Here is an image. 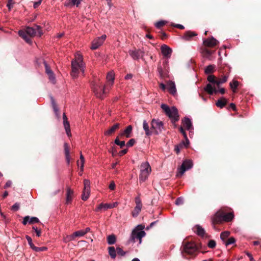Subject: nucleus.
<instances>
[{"mask_svg": "<svg viewBox=\"0 0 261 261\" xmlns=\"http://www.w3.org/2000/svg\"><path fill=\"white\" fill-rule=\"evenodd\" d=\"M160 88L163 90V91H165V89H166V86L163 84V83H161L160 85Z\"/></svg>", "mask_w": 261, "mask_h": 261, "instance_id": "obj_63", "label": "nucleus"}, {"mask_svg": "<svg viewBox=\"0 0 261 261\" xmlns=\"http://www.w3.org/2000/svg\"><path fill=\"white\" fill-rule=\"evenodd\" d=\"M246 254L247 255V256L249 258L250 261H254L252 255L250 253L246 252Z\"/></svg>", "mask_w": 261, "mask_h": 261, "instance_id": "obj_61", "label": "nucleus"}, {"mask_svg": "<svg viewBox=\"0 0 261 261\" xmlns=\"http://www.w3.org/2000/svg\"><path fill=\"white\" fill-rule=\"evenodd\" d=\"M115 80V73L113 71L109 72L107 75V83L105 86L110 90L113 85Z\"/></svg>", "mask_w": 261, "mask_h": 261, "instance_id": "obj_14", "label": "nucleus"}, {"mask_svg": "<svg viewBox=\"0 0 261 261\" xmlns=\"http://www.w3.org/2000/svg\"><path fill=\"white\" fill-rule=\"evenodd\" d=\"M212 51L206 48L204 49L202 51L203 55L205 57L210 56L212 54Z\"/></svg>", "mask_w": 261, "mask_h": 261, "instance_id": "obj_44", "label": "nucleus"}, {"mask_svg": "<svg viewBox=\"0 0 261 261\" xmlns=\"http://www.w3.org/2000/svg\"><path fill=\"white\" fill-rule=\"evenodd\" d=\"M194 230L197 235L201 237L203 236L205 233L204 229L199 225H197L194 227Z\"/></svg>", "mask_w": 261, "mask_h": 261, "instance_id": "obj_29", "label": "nucleus"}, {"mask_svg": "<svg viewBox=\"0 0 261 261\" xmlns=\"http://www.w3.org/2000/svg\"><path fill=\"white\" fill-rule=\"evenodd\" d=\"M132 126L131 125H128L126 128L120 135V137H122L125 136L126 138L130 137V134L132 132Z\"/></svg>", "mask_w": 261, "mask_h": 261, "instance_id": "obj_27", "label": "nucleus"}, {"mask_svg": "<svg viewBox=\"0 0 261 261\" xmlns=\"http://www.w3.org/2000/svg\"><path fill=\"white\" fill-rule=\"evenodd\" d=\"M129 53L130 56L135 60H137L142 57L144 54L143 52L140 49L130 50Z\"/></svg>", "mask_w": 261, "mask_h": 261, "instance_id": "obj_21", "label": "nucleus"}, {"mask_svg": "<svg viewBox=\"0 0 261 261\" xmlns=\"http://www.w3.org/2000/svg\"><path fill=\"white\" fill-rule=\"evenodd\" d=\"M52 106L55 112H58V109L57 108V106H56L55 101L53 100H52Z\"/></svg>", "mask_w": 261, "mask_h": 261, "instance_id": "obj_57", "label": "nucleus"}, {"mask_svg": "<svg viewBox=\"0 0 261 261\" xmlns=\"http://www.w3.org/2000/svg\"><path fill=\"white\" fill-rule=\"evenodd\" d=\"M197 35L192 32H187L182 36V38L185 40H189L192 37L196 36Z\"/></svg>", "mask_w": 261, "mask_h": 261, "instance_id": "obj_35", "label": "nucleus"}, {"mask_svg": "<svg viewBox=\"0 0 261 261\" xmlns=\"http://www.w3.org/2000/svg\"><path fill=\"white\" fill-rule=\"evenodd\" d=\"M82 0H66L64 5L66 7H71L76 5L78 7Z\"/></svg>", "mask_w": 261, "mask_h": 261, "instance_id": "obj_24", "label": "nucleus"}, {"mask_svg": "<svg viewBox=\"0 0 261 261\" xmlns=\"http://www.w3.org/2000/svg\"><path fill=\"white\" fill-rule=\"evenodd\" d=\"M227 79H228V76L225 75V76H224L223 77L217 80V81H218L217 86H219L220 84L225 83L227 81Z\"/></svg>", "mask_w": 261, "mask_h": 261, "instance_id": "obj_42", "label": "nucleus"}, {"mask_svg": "<svg viewBox=\"0 0 261 261\" xmlns=\"http://www.w3.org/2000/svg\"><path fill=\"white\" fill-rule=\"evenodd\" d=\"M39 220L37 217L30 218L29 216L24 217L22 223L23 225H26L28 223L30 224H33L34 223H38Z\"/></svg>", "mask_w": 261, "mask_h": 261, "instance_id": "obj_22", "label": "nucleus"}, {"mask_svg": "<svg viewBox=\"0 0 261 261\" xmlns=\"http://www.w3.org/2000/svg\"><path fill=\"white\" fill-rule=\"evenodd\" d=\"M119 127V124L116 123L113 126H112L110 129H108L105 132V135L106 136H110L113 133H114L116 129H118Z\"/></svg>", "mask_w": 261, "mask_h": 261, "instance_id": "obj_28", "label": "nucleus"}, {"mask_svg": "<svg viewBox=\"0 0 261 261\" xmlns=\"http://www.w3.org/2000/svg\"><path fill=\"white\" fill-rule=\"evenodd\" d=\"M118 204L117 202H114L113 203H101L95 210L96 211L98 212L101 210L102 208L105 210L110 209L116 207Z\"/></svg>", "mask_w": 261, "mask_h": 261, "instance_id": "obj_15", "label": "nucleus"}, {"mask_svg": "<svg viewBox=\"0 0 261 261\" xmlns=\"http://www.w3.org/2000/svg\"><path fill=\"white\" fill-rule=\"evenodd\" d=\"M233 214L232 213H224L222 212H217L213 219L215 223H218L222 221L229 222L233 218Z\"/></svg>", "mask_w": 261, "mask_h": 261, "instance_id": "obj_5", "label": "nucleus"}, {"mask_svg": "<svg viewBox=\"0 0 261 261\" xmlns=\"http://www.w3.org/2000/svg\"><path fill=\"white\" fill-rule=\"evenodd\" d=\"M205 91L210 95L213 93H217L220 92L221 94H223L225 93V89L224 88H221L219 90L217 89L215 85H212L211 84H208L204 88Z\"/></svg>", "mask_w": 261, "mask_h": 261, "instance_id": "obj_11", "label": "nucleus"}, {"mask_svg": "<svg viewBox=\"0 0 261 261\" xmlns=\"http://www.w3.org/2000/svg\"><path fill=\"white\" fill-rule=\"evenodd\" d=\"M116 186L114 181H112L111 182L109 185V189L111 190H114L115 189Z\"/></svg>", "mask_w": 261, "mask_h": 261, "instance_id": "obj_53", "label": "nucleus"}, {"mask_svg": "<svg viewBox=\"0 0 261 261\" xmlns=\"http://www.w3.org/2000/svg\"><path fill=\"white\" fill-rule=\"evenodd\" d=\"M43 63L45 68V72L48 76L49 80L53 83L55 82V76L53 71L50 69L48 65L47 64L46 62L43 61Z\"/></svg>", "mask_w": 261, "mask_h": 261, "instance_id": "obj_18", "label": "nucleus"}, {"mask_svg": "<svg viewBox=\"0 0 261 261\" xmlns=\"http://www.w3.org/2000/svg\"><path fill=\"white\" fill-rule=\"evenodd\" d=\"M84 188L82 195L83 200H86L88 199L90 193V182L88 179L84 180Z\"/></svg>", "mask_w": 261, "mask_h": 261, "instance_id": "obj_9", "label": "nucleus"}, {"mask_svg": "<svg viewBox=\"0 0 261 261\" xmlns=\"http://www.w3.org/2000/svg\"><path fill=\"white\" fill-rule=\"evenodd\" d=\"M135 201L136 205L142 206L141 200L139 196H137L135 197Z\"/></svg>", "mask_w": 261, "mask_h": 261, "instance_id": "obj_48", "label": "nucleus"}, {"mask_svg": "<svg viewBox=\"0 0 261 261\" xmlns=\"http://www.w3.org/2000/svg\"><path fill=\"white\" fill-rule=\"evenodd\" d=\"M184 127L183 126H180L179 127V130L180 132V133L182 134V135L184 136V137L186 140V143H185L184 142H183L182 143V144H184L186 147L188 146V145H189V141L188 139V137H187V136L186 135V133L185 132V131L184 130Z\"/></svg>", "mask_w": 261, "mask_h": 261, "instance_id": "obj_31", "label": "nucleus"}, {"mask_svg": "<svg viewBox=\"0 0 261 261\" xmlns=\"http://www.w3.org/2000/svg\"><path fill=\"white\" fill-rule=\"evenodd\" d=\"M230 232L226 231L222 232L220 235L221 239L224 241L229 236Z\"/></svg>", "mask_w": 261, "mask_h": 261, "instance_id": "obj_41", "label": "nucleus"}, {"mask_svg": "<svg viewBox=\"0 0 261 261\" xmlns=\"http://www.w3.org/2000/svg\"><path fill=\"white\" fill-rule=\"evenodd\" d=\"M143 127L144 130L145 132V134L147 136L151 135V128L149 129L148 124L147 123L146 120H144L143 121Z\"/></svg>", "mask_w": 261, "mask_h": 261, "instance_id": "obj_32", "label": "nucleus"}, {"mask_svg": "<svg viewBox=\"0 0 261 261\" xmlns=\"http://www.w3.org/2000/svg\"><path fill=\"white\" fill-rule=\"evenodd\" d=\"M73 191L71 190L70 188H68L67 189V194H66V203L68 204L71 203L73 195Z\"/></svg>", "mask_w": 261, "mask_h": 261, "instance_id": "obj_26", "label": "nucleus"}, {"mask_svg": "<svg viewBox=\"0 0 261 261\" xmlns=\"http://www.w3.org/2000/svg\"><path fill=\"white\" fill-rule=\"evenodd\" d=\"M196 250L195 244L193 242H187L183 244L182 253L193 254Z\"/></svg>", "mask_w": 261, "mask_h": 261, "instance_id": "obj_12", "label": "nucleus"}, {"mask_svg": "<svg viewBox=\"0 0 261 261\" xmlns=\"http://www.w3.org/2000/svg\"><path fill=\"white\" fill-rule=\"evenodd\" d=\"M13 4H14V3L13 2L12 0H9L8 3L7 4V7H8V8L10 10L13 7Z\"/></svg>", "mask_w": 261, "mask_h": 261, "instance_id": "obj_54", "label": "nucleus"}, {"mask_svg": "<svg viewBox=\"0 0 261 261\" xmlns=\"http://www.w3.org/2000/svg\"><path fill=\"white\" fill-rule=\"evenodd\" d=\"M33 229L35 230L36 236L37 237H40L41 235V230L40 229H38L35 226H33Z\"/></svg>", "mask_w": 261, "mask_h": 261, "instance_id": "obj_52", "label": "nucleus"}, {"mask_svg": "<svg viewBox=\"0 0 261 261\" xmlns=\"http://www.w3.org/2000/svg\"><path fill=\"white\" fill-rule=\"evenodd\" d=\"M18 34L22 37L27 43H31L32 41L31 38L38 36L40 37L43 32L39 25H36L35 28L27 27L24 30H20Z\"/></svg>", "mask_w": 261, "mask_h": 261, "instance_id": "obj_1", "label": "nucleus"}, {"mask_svg": "<svg viewBox=\"0 0 261 261\" xmlns=\"http://www.w3.org/2000/svg\"><path fill=\"white\" fill-rule=\"evenodd\" d=\"M167 88L170 92L173 95H174L176 92L175 83L172 81H169L167 85Z\"/></svg>", "mask_w": 261, "mask_h": 261, "instance_id": "obj_25", "label": "nucleus"}, {"mask_svg": "<svg viewBox=\"0 0 261 261\" xmlns=\"http://www.w3.org/2000/svg\"><path fill=\"white\" fill-rule=\"evenodd\" d=\"M227 102V100L226 98L224 97H221V98L218 100L216 105L218 107L222 108L226 105Z\"/></svg>", "mask_w": 261, "mask_h": 261, "instance_id": "obj_30", "label": "nucleus"}, {"mask_svg": "<svg viewBox=\"0 0 261 261\" xmlns=\"http://www.w3.org/2000/svg\"><path fill=\"white\" fill-rule=\"evenodd\" d=\"M142 206L136 205L134 210L132 212V215L133 217H136L138 216L141 211Z\"/></svg>", "mask_w": 261, "mask_h": 261, "instance_id": "obj_33", "label": "nucleus"}, {"mask_svg": "<svg viewBox=\"0 0 261 261\" xmlns=\"http://www.w3.org/2000/svg\"><path fill=\"white\" fill-rule=\"evenodd\" d=\"M64 149L66 155V158L68 163L70 162V152L68 145L67 143L64 144Z\"/></svg>", "mask_w": 261, "mask_h": 261, "instance_id": "obj_36", "label": "nucleus"}, {"mask_svg": "<svg viewBox=\"0 0 261 261\" xmlns=\"http://www.w3.org/2000/svg\"><path fill=\"white\" fill-rule=\"evenodd\" d=\"M236 240L234 238L231 237L228 239V240L225 242V245L228 246L230 244L234 243Z\"/></svg>", "mask_w": 261, "mask_h": 261, "instance_id": "obj_45", "label": "nucleus"}, {"mask_svg": "<svg viewBox=\"0 0 261 261\" xmlns=\"http://www.w3.org/2000/svg\"><path fill=\"white\" fill-rule=\"evenodd\" d=\"M135 143V140L134 139H132L129 140V141L127 143L126 146L127 147H131L134 145Z\"/></svg>", "mask_w": 261, "mask_h": 261, "instance_id": "obj_51", "label": "nucleus"}, {"mask_svg": "<svg viewBox=\"0 0 261 261\" xmlns=\"http://www.w3.org/2000/svg\"><path fill=\"white\" fill-rule=\"evenodd\" d=\"M11 185H12L11 181L9 180L6 182V184L4 187V188H5V189L8 188V187H10L11 186Z\"/></svg>", "mask_w": 261, "mask_h": 261, "instance_id": "obj_60", "label": "nucleus"}, {"mask_svg": "<svg viewBox=\"0 0 261 261\" xmlns=\"http://www.w3.org/2000/svg\"><path fill=\"white\" fill-rule=\"evenodd\" d=\"M19 208V204L17 203H15L12 207V209L14 211H17Z\"/></svg>", "mask_w": 261, "mask_h": 261, "instance_id": "obj_56", "label": "nucleus"}, {"mask_svg": "<svg viewBox=\"0 0 261 261\" xmlns=\"http://www.w3.org/2000/svg\"><path fill=\"white\" fill-rule=\"evenodd\" d=\"M151 171V167L148 162L142 163L140 166V180L144 181L148 178Z\"/></svg>", "mask_w": 261, "mask_h": 261, "instance_id": "obj_6", "label": "nucleus"}, {"mask_svg": "<svg viewBox=\"0 0 261 261\" xmlns=\"http://www.w3.org/2000/svg\"><path fill=\"white\" fill-rule=\"evenodd\" d=\"M108 243L109 245H112L115 243L116 241V238L115 235L112 234L110 235L107 238Z\"/></svg>", "mask_w": 261, "mask_h": 261, "instance_id": "obj_38", "label": "nucleus"}, {"mask_svg": "<svg viewBox=\"0 0 261 261\" xmlns=\"http://www.w3.org/2000/svg\"><path fill=\"white\" fill-rule=\"evenodd\" d=\"M72 70L71 75L74 79L79 76L80 72L84 73V65L83 62V57L79 53L75 55V58L71 62Z\"/></svg>", "mask_w": 261, "mask_h": 261, "instance_id": "obj_2", "label": "nucleus"}, {"mask_svg": "<svg viewBox=\"0 0 261 261\" xmlns=\"http://www.w3.org/2000/svg\"><path fill=\"white\" fill-rule=\"evenodd\" d=\"M161 108L165 112L166 114L170 118L173 123H175L179 120L178 110L175 107L170 108L166 104H162Z\"/></svg>", "mask_w": 261, "mask_h": 261, "instance_id": "obj_3", "label": "nucleus"}, {"mask_svg": "<svg viewBox=\"0 0 261 261\" xmlns=\"http://www.w3.org/2000/svg\"><path fill=\"white\" fill-rule=\"evenodd\" d=\"M166 22L165 21H160L157 22L155 25L157 28H160L165 24Z\"/></svg>", "mask_w": 261, "mask_h": 261, "instance_id": "obj_49", "label": "nucleus"}, {"mask_svg": "<svg viewBox=\"0 0 261 261\" xmlns=\"http://www.w3.org/2000/svg\"><path fill=\"white\" fill-rule=\"evenodd\" d=\"M115 143L117 145L120 146L121 148L124 147L125 145V143L124 141H120L118 137H117L115 140Z\"/></svg>", "mask_w": 261, "mask_h": 261, "instance_id": "obj_40", "label": "nucleus"}, {"mask_svg": "<svg viewBox=\"0 0 261 261\" xmlns=\"http://www.w3.org/2000/svg\"><path fill=\"white\" fill-rule=\"evenodd\" d=\"M35 251L39 252V251H44L47 250V248L46 247H37L34 248Z\"/></svg>", "mask_w": 261, "mask_h": 261, "instance_id": "obj_50", "label": "nucleus"}, {"mask_svg": "<svg viewBox=\"0 0 261 261\" xmlns=\"http://www.w3.org/2000/svg\"><path fill=\"white\" fill-rule=\"evenodd\" d=\"M219 42L214 37L211 38H207L203 41V44L204 45L208 47H214L218 44Z\"/></svg>", "mask_w": 261, "mask_h": 261, "instance_id": "obj_19", "label": "nucleus"}, {"mask_svg": "<svg viewBox=\"0 0 261 261\" xmlns=\"http://www.w3.org/2000/svg\"><path fill=\"white\" fill-rule=\"evenodd\" d=\"M192 162L190 160H186L183 162L181 167L178 169L177 176H181L185 171L190 169L192 167Z\"/></svg>", "mask_w": 261, "mask_h": 261, "instance_id": "obj_10", "label": "nucleus"}, {"mask_svg": "<svg viewBox=\"0 0 261 261\" xmlns=\"http://www.w3.org/2000/svg\"><path fill=\"white\" fill-rule=\"evenodd\" d=\"M85 235L84 230H80L74 232L72 235L67 236L64 240L65 242H68L74 240L76 237H80Z\"/></svg>", "mask_w": 261, "mask_h": 261, "instance_id": "obj_17", "label": "nucleus"}, {"mask_svg": "<svg viewBox=\"0 0 261 261\" xmlns=\"http://www.w3.org/2000/svg\"><path fill=\"white\" fill-rule=\"evenodd\" d=\"M63 124L68 136L70 137L71 136L70 126L69 121H68L67 117H66L65 113L63 114Z\"/></svg>", "mask_w": 261, "mask_h": 261, "instance_id": "obj_20", "label": "nucleus"}, {"mask_svg": "<svg viewBox=\"0 0 261 261\" xmlns=\"http://www.w3.org/2000/svg\"><path fill=\"white\" fill-rule=\"evenodd\" d=\"M239 85L238 82L236 81H233L232 82H231L230 83V86L231 89H232L233 92H234V89H236Z\"/></svg>", "mask_w": 261, "mask_h": 261, "instance_id": "obj_43", "label": "nucleus"}, {"mask_svg": "<svg viewBox=\"0 0 261 261\" xmlns=\"http://www.w3.org/2000/svg\"><path fill=\"white\" fill-rule=\"evenodd\" d=\"M116 252L118 255L121 256H123L125 254V252L119 247L116 248Z\"/></svg>", "mask_w": 261, "mask_h": 261, "instance_id": "obj_47", "label": "nucleus"}, {"mask_svg": "<svg viewBox=\"0 0 261 261\" xmlns=\"http://www.w3.org/2000/svg\"><path fill=\"white\" fill-rule=\"evenodd\" d=\"M92 90L95 96L101 99L103 98L109 90L105 85L103 86L100 83H94L92 86Z\"/></svg>", "mask_w": 261, "mask_h": 261, "instance_id": "obj_4", "label": "nucleus"}, {"mask_svg": "<svg viewBox=\"0 0 261 261\" xmlns=\"http://www.w3.org/2000/svg\"><path fill=\"white\" fill-rule=\"evenodd\" d=\"M109 253L112 258H115L116 257V250L114 247H109L108 248Z\"/></svg>", "mask_w": 261, "mask_h": 261, "instance_id": "obj_37", "label": "nucleus"}, {"mask_svg": "<svg viewBox=\"0 0 261 261\" xmlns=\"http://www.w3.org/2000/svg\"><path fill=\"white\" fill-rule=\"evenodd\" d=\"M144 229V226L142 225H138L136 229H134L132 233V239L135 242L136 240H138L139 244L141 243V239L144 237L146 233L144 231L142 230Z\"/></svg>", "mask_w": 261, "mask_h": 261, "instance_id": "obj_7", "label": "nucleus"}, {"mask_svg": "<svg viewBox=\"0 0 261 261\" xmlns=\"http://www.w3.org/2000/svg\"><path fill=\"white\" fill-rule=\"evenodd\" d=\"M25 238L28 242L29 244L32 242V239L30 237L26 236Z\"/></svg>", "mask_w": 261, "mask_h": 261, "instance_id": "obj_64", "label": "nucleus"}, {"mask_svg": "<svg viewBox=\"0 0 261 261\" xmlns=\"http://www.w3.org/2000/svg\"><path fill=\"white\" fill-rule=\"evenodd\" d=\"M216 66L214 65H210L206 67L204 69V72L205 74H210L213 73L215 70Z\"/></svg>", "mask_w": 261, "mask_h": 261, "instance_id": "obj_34", "label": "nucleus"}, {"mask_svg": "<svg viewBox=\"0 0 261 261\" xmlns=\"http://www.w3.org/2000/svg\"><path fill=\"white\" fill-rule=\"evenodd\" d=\"M42 0H38V2H35L34 4V8H37L41 4Z\"/></svg>", "mask_w": 261, "mask_h": 261, "instance_id": "obj_59", "label": "nucleus"}, {"mask_svg": "<svg viewBox=\"0 0 261 261\" xmlns=\"http://www.w3.org/2000/svg\"><path fill=\"white\" fill-rule=\"evenodd\" d=\"M207 81L211 83L212 84H214L215 86V85H217V82L218 81L216 79V77L213 75H210L207 77Z\"/></svg>", "mask_w": 261, "mask_h": 261, "instance_id": "obj_39", "label": "nucleus"}, {"mask_svg": "<svg viewBox=\"0 0 261 261\" xmlns=\"http://www.w3.org/2000/svg\"><path fill=\"white\" fill-rule=\"evenodd\" d=\"M77 164H78V166H80V168H81V171H83V169H84V162H79L78 161L77 162Z\"/></svg>", "mask_w": 261, "mask_h": 261, "instance_id": "obj_58", "label": "nucleus"}, {"mask_svg": "<svg viewBox=\"0 0 261 261\" xmlns=\"http://www.w3.org/2000/svg\"><path fill=\"white\" fill-rule=\"evenodd\" d=\"M161 51L163 55L167 58H169L171 57L172 53V49L166 44H163L161 47Z\"/></svg>", "mask_w": 261, "mask_h": 261, "instance_id": "obj_16", "label": "nucleus"}, {"mask_svg": "<svg viewBox=\"0 0 261 261\" xmlns=\"http://www.w3.org/2000/svg\"><path fill=\"white\" fill-rule=\"evenodd\" d=\"M216 242L214 240H210L207 244L208 247L210 248H215L216 246Z\"/></svg>", "mask_w": 261, "mask_h": 261, "instance_id": "obj_46", "label": "nucleus"}, {"mask_svg": "<svg viewBox=\"0 0 261 261\" xmlns=\"http://www.w3.org/2000/svg\"><path fill=\"white\" fill-rule=\"evenodd\" d=\"M106 35H103L100 37H97L92 42L91 46L90 47L91 49L92 50H94L98 48L100 46H101L105 40L106 39Z\"/></svg>", "mask_w": 261, "mask_h": 261, "instance_id": "obj_13", "label": "nucleus"}, {"mask_svg": "<svg viewBox=\"0 0 261 261\" xmlns=\"http://www.w3.org/2000/svg\"><path fill=\"white\" fill-rule=\"evenodd\" d=\"M183 199L181 198H178L175 202L176 204L180 205L183 203Z\"/></svg>", "mask_w": 261, "mask_h": 261, "instance_id": "obj_55", "label": "nucleus"}, {"mask_svg": "<svg viewBox=\"0 0 261 261\" xmlns=\"http://www.w3.org/2000/svg\"><path fill=\"white\" fill-rule=\"evenodd\" d=\"M127 151V149H123V150H121V151H120L119 154H120V155H123V154L126 153Z\"/></svg>", "mask_w": 261, "mask_h": 261, "instance_id": "obj_62", "label": "nucleus"}, {"mask_svg": "<svg viewBox=\"0 0 261 261\" xmlns=\"http://www.w3.org/2000/svg\"><path fill=\"white\" fill-rule=\"evenodd\" d=\"M182 126L187 130L190 131L191 129H193L192 122L190 119L188 118H185L183 120H182Z\"/></svg>", "mask_w": 261, "mask_h": 261, "instance_id": "obj_23", "label": "nucleus"}, {"mask_svg": "<svg viewBox=\"0 0 261 261\" xmlns=\"http://www.w3.org/2000/svg\"><path fill=\"white\" fill-rule=\"evenodd\" d=\"M151 135H158L161 133L163 129V122L157 119H152L151 122Z\"/></svg>", "mask_w": 261, "mask_h": 261, "instance_id": "obj_8", "label": "nucleus"}]
</instances>
